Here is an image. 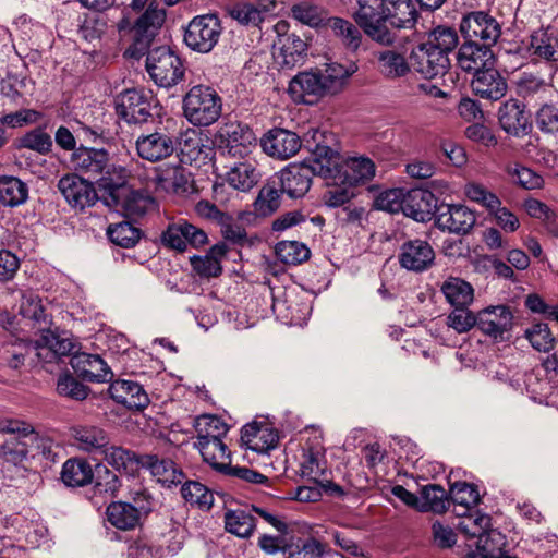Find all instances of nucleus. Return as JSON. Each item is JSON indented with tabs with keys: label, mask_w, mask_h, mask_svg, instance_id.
I'll list each match as a JSON object with an SVG mask.
<instances>
[{
	"label": "nucleus",
	"mask_w": 558,
	"mask_h": 558,
	"mask_svg": "<svg viewBox=\"0 0 558 558\" xmlns=\"http://www.w3.org/2000/svg\"><path fill=\"white\" fill-rule=\"evenodd\" d=\"M166 20V11L150 3L133 26V43L124 56L140 59L146 56L145 68L159 87L171 88L184 80L185 68L181 58L168 46L149 49L151 41Z\"/></svg>",
	"instance_id": "nucleus-1"
},
{
	"label": "nucleus",
	"mask_w": 558,
	"mask_h": 558,
	"mask_svg": "<svg viewBox=\"0 0 558 558\" xmlns=\"http://www.w3.org/2000/svg\"><path fill=\"white\" fill-rule=\"evenodd\" d=\"M418 12L413 0H357L352 19L373 41L385 47L396 44L395 29L412 28Z\"/></svg>",
	"instance_id": "nucleus-2"
},
{
	"label": "nucleus",
	"mask_w": 558,
	"mask_h": 558,
	"mask_svg": "<svg viewBox=\"0 0 558 558\" xmlns=\"http://www.w3.org/2000/svg\"><path fill=\"white\" fill-rule=\"evenodd\" d=\"M330 153L327 145L316 144L312 150L311 157L300 165L291 163L283 168L274 178L282 194L292 199L302 198L310 191L314 175L325 179L330 175L329 166L326 160V154Z\"/></svg>",
	"instance_id": "nucleus-3"
},
{
	"label": "nucleus",
	"mask_w": 558,
	"mask_h": 558,
	"mask_svg": "<svg viewBox=\"0 0 558 558\" xmlns=\"http://www.w3.org/2000/svg\"><path fill=\"white\" fill-rule=\"evenodd\" d=\"M222 110V100L208 85H195L183 97V114L193 125L207 126L216 122Z\"/></svg>",
	"instance_id": "nucleus-4"
},
{
	"label": "nucleus",
	"mask_w": 558,
	"mask_h": 558,
	"mask_svg": "<svg viewBox=\"0 0 558 558\" xmlns=\"http://www.w3.org/2000/svg\"><path fill=\"white\" fill-rule=\"evenodd\" d=\"M325 165L330 168V175L327 179L335 180L336 183L355 186L365 183L375 177V163L368 157H351L340 162L339 154L330 147V153L326 154Z\"/></svg>",
	"instance_id": "nucleus-5"
},
{
	"label": "nucleus",
	"mask_w": 558,
	"mask_h": 558,
	"mask_svg": "<svg viewBox=\"0 0 558 558\" xmlns=\"http://www.w3.org/2000/svg\"><path fill=\"white\" fill-rule=\"evenodd\" d=\"M117 116L129 124L141 125L151 118L153 96L143 88L121 92L114 99Z\"/></svg>",
	"instance_id": "nucleus-6"
},
{
	"label": "nucleus",
	"mask_w": 558,
	"mask_h": 558,
	"mask_svg": "<svg viewBox=\"0 0 558 558\" xmlns=\"http://www.w3.org/2000/svg\"><path fill=\"white\" fill-rule=\"evenodd\" d=\"M290 25L287 21L280 20L274 25L277 35L274 47L278 48V59L282 68L293 69L302 65L307 57L308 45L295 33H289Z\"/></svg>",
	"instance_id": "nucleus-7"
},
{
	"label": "nucleus",
	"mask_w": 558,
	"mask_h": 558,
	"mask_svg": "<svg viewBox=\"0 0 558 558\" xmlns=\"http://www.w3.org/2000/svg\"><path fill=\"white\" fill-rule=\"evenodd\" d=\"M221 26L214 14L194 17L184 32V43L194 51L207 53L219 40Z\"/></svg>",
	"instance_id": "nucleus-8"
},
{
	"label": "nucleus",
	"mask_w": 558,
	"mask_h": 558,
	"mask_svg": "<svg viewBox=\"0 0 558 558\" xmlns=\"http://www.w3.org/2000/svg\"><path fill=\"white\" fill-rule=\"evenodd\" d=\"M218 143L223 155L244 158L256 145V136L246 124L230 122L218 131Z\"/></svg>",
	"instance_id": "nucleus-9"
},
{
	"label": "nucleus",
	"mask_w": 558,
	"mask_h": 558,
	"mask_svg": "<svg viewBox=\"0 0 558 558\" xmlns=\"http://www.w3.org/2000/svg\"><path fill=\"white\" fill-rule=\"evenodd\" d=\"M460 31L465 40L487 44L490 47L501 35L500 24L484 11H473L464 15L460 23Z\"/></svg>",
	"instance_id": "nucleus-10"
},
{
	"label": "nucleus",
	"mask_w": 558,
	"mask_h": 558,
	"mask_svg": "<svg viewBox=\"0 0 558 558\" xmlns=\"http://www.w3.org/2000/svg\"><path fill=\"white\" fill-rule=\"evenodd\" d=\"M512 327L513 314L507 305H492L477 312L476 328L496 341L505 340Z\"/></svg>",
	"instance_id": "nucleus-11"
},
{
	"label": "nucleus",
	"mask_w": 558,
	"mask_h": 558,
	"mask_svg": "<svg viewBox=\"0 0 558 558\" xmlns=\"http://www.w3.org/2000/svg\"><path fill=\"white\" fill-rule=\"evenodd\" d=\"M436 254L429 242L421 239L408 240L401 244L398 260L408 271L421 274L435 264Z\"/></svg>",
	"instance_id": "nucleus-12"
},
{
	"label": "nucleus",
	"mask_w": 558,
	"mask_h": 558,
	"mask_svg": "<svg viewBox=\"0 0 558 558\" xmlns=\"http://www.w3.org/2000/svg\"><path fill=\"white\" fill-rule=\"evenodd\" d=\"M410 63L414 71L425 78L444 75L450 66L449 57L435 50L430 44H420L410 53Z\"/></svg>",
	"instance_id": "nucleus-13"
},
{
	"label": "nucleus",
	"mask_w": 558,
	"mask_h": 558,
	"mask_svg": "<svg viewBox=\"0 0 558 558\" xmlns=\"http://www.w3.org/2000/svg\"><path fill=\"white\" fill-rule=\"evenodd\" d=\"M58 189L73 208L80 210L95 205L98 195L94 184L78 174H66L59 180Z\"/></svg>",
	"instance_id": "nucleus-14"
},
{
	"label": "nucleus",
	"mask_w": 558,
	"mask_h": 558,
	"mask_svg": "<svg viewBox=\"0 0 558 558\" xmlns=\"http://www.w3.org/2000/svg\"><path fill=\"white\" fill-rule=\"evenodd\" d=\"M265 154L278 160H287L295 156L302 147L300 136L282 128H274L266 132L260 140Z\"/></svg>",
	"instance_id": "nucleus-15"
},
{
	"label": "nucleus",
	"mask_w": 558,
	"mask_h": 558,
	"mask_svg": "<svg viewBox=\"0 0 558 558\" xmlns=\"http://www.w3.org/2000/svg\"><path fill=\"white\" fill-rule=\"evenodd\" d=\"M436 226L451 233L466 234L476 222L475 214L464 205L439 204Z\"/></svg>",
	"instance_id": "nucleus-16"
},
{
	"label": "nucleus",
	"mask_w": 558,
	"mask_h": 558,
	"mask_svg": "<svg viewBox=\"0 0 558 558\" xmlns=\"http://www.w3.org/2000/svg\"><path fill=\"white\" fill-rule=\"evenodd\" d=\"M110 159L109 153L104 148H89L81 146L76 148L70 158L72 169L81 177L96 180Z\"/></svg>",
	"instance_id": "nucleus-17"
},
{
	"label": "nucleus",
	"mask_w": 558,
	"mask_h": 558,
	"mask_svg": "<svg viewBox=\"0 0 558 558\" xmlns=\"http://www.w3.org/2000/svg\"><path fill=\"white\" fill-rule=\"evenodd\" d=\"M439 205L434 194L423 189L405 191L402 213L415 221L426 222L436 218Z\"/></svg>",
	"instance_id": "nucleus-18"
},
{
	"label": "nucleus",
	"mask_w": 558,
	"mask_h": 558,
	"mask_svg": "<svg viewBox=\"0 0 558 558\" xmlns=\"http://www.w3.org/2000/svg\"><path fill=\"white\" fill-rule=\"evenodd\" d=\"M137 155L149 162H158L174 153V138L165 132L142 134L135 142Z\"/></svg>",
	"instance_id": "nucleus-19"
},
{
	"label": "nucleus",
	"mask_w": 558,
	"mask_h": 558,
	"mask_svg": "<svg viewBox=\"0 0 558 558\" xmlns=\"http://www.w3.org/2000/svg\"><path fill=\"white\" fill-rule=\"evenodd\" d=\"M70 364L75 374L87 381L105 383L110 380L113 376L110 367L98 354L86 352L74 353Z\"/></svg>",
	"instance_id": "nucleus-20"
},
{
	"label": "nucleus",
	"mask_w": 558,
	"mask_h": 558,
	"mask_svg": "<svg viewBox=\"0 0 558 558\" xmlns=\"http://www.w3.org/2000/svg\"><path fill=\"white\" fill-rule=\"evenodd\" d=\"M501 129L513 136H523L531 130L530 114L518 99L505 101L498 111Z\"/></svg>",
	"instance_id": "nucleus-21"
},
{
	"label": "nucleus",
	"mask_w": 558,
	"mask_h": 558,
	"mask_svg": "<svg viewBox=\"0 0 558 558\" xmlns=\"http://www.w3.org/2000/svg\"><path fill=\"white\" fill-rule=\"evenodd\" d=\"M471 87L474 94L481 98L496 101L506 95L508 85L499 71L493 65H488L474 74Z\"/></svg>",
	"instance_id": "nucleus-22"
},
{
	"label": "nucleus",
	"mask_w": 558,
	"mask_h": 558,
	"mask_svg": "<svg viewBox=\"0 0 558 558\" xmlns=\"http://www.w3.org/2000/svg\"><path fill=\"white\" fill-rule=\"evenodd\" d=\"M457 61L463 71L475 74L494 64V53L487 44L465 40L459 48Z\"/></svg>",
	"instance_id": "nucleus-23"
},
{
	"label": "nucleus",
	"mask_w": 558,
	"mask_h": 558,
	"mask_svg": "<svg viewBox=\"0 0 558 558\" xmlns=\"http://www.w3.org/2000/svg\"><path fill=\"white\" fill-rule=\"evenodd\" d=\"M110 397L131 410H142L149 404V398L143 386L133 380L118 379L109 386Z\"/></svg>",
	"instance_id": "nucleus-24"
},
{
	"label": "nucleus",
	"mask_w": 558,
	"mask_h": 558,
	"mask_svg": "<svg viewBox=\"0 0 558 558\" xmlns=\"http://www.w3.org/2000/svg\"><path fill=\"white\" fill-rule=\"evenodd\" d=\"M142 470H147L163 486L171 487L183 483L185 474L169 458L157 454H143Z\"/></svg>",
	"instance_id": "nucleus-25"
},
{
	"label": "nucleus",
	"mask_w": 558,
	"mask_h": 558,
	"mask_svg": "<svg viewBox=\"0 0 558 558\" xmlns=\"http://www.w3.org/2000/svg\"><path fill=\"white\" fill-rule=\"evenodd\" d=\"M130 171L126 167L110 161L95 180L100 191L107 194L114 206L120 204V192L126 187Z\"/></svg>",
	"instance_id": "nucleus-26"
},
{
	"label": "nucleus",
	"mask_w": 558,
	"mask_h": 558,
	"mask_svg": "<svg viewBox=\"0 0 558 558\" xmlns=\"http://www.w3.org/2000/svg\"><path fill=\"white\" fill-rule=\"evenodd\" d=\"M318 70L301 72L289 83V93L291 97L304 104H311L307 97L320 98L325 96V90L320 82Z\"/></svg>",
	"instance_id": "nucleus-27"
},
{
	"label": "nucleus",
	"mask_w": 558,
	"mask_h": 558,
	"mask_svg": "<svg viewBox=\"0 0 558 558\" xmlns=\"http://www.w3.org/2000/svg\"><path fill=\"white\" fill-rule=\"evenodd\" d=\"M328 28H330L333 37L349 52L355 53L363 43V29L354 21L351 22L340 16H330L328 19Z\"/></svg>",
	"instance_id": "nucleus-28"
},
{
	"label": "nucleus",
	"mask_w": 558,
	"mask_h": 558,
	"mask_svg": "<svg viewBox=\"0 0 558 558\" xmlns=\"http://www.w3.org/2000/svg\"><path fill=\"white\" fill-rule=\"evenodd\" d=\"M157 189L167 193L184 194L190 190V173L180 163L156 168Z\"/></svg>",
	"instance_id": "nucleus-29"
},
{
	"label": "nucleus",
	"mask_w": 558,
	"mask_h": 558,
	"mask_svg": "<svg viewBox=\"0 0 558 558\" xmlns=\"http://www.w3.org/2000/svg\"><path fill=\"white\" fill-rule=\"evenodd\" d=\"M357 69L354 62H350L348 65L333 62L326 64L324 70H318L325 95L339 94Z\"/></svg>",
	"instance_id": "nucleus-30"
},
{
	"label": "nucleus",
	"mask_w": 558,
	"mask_h": 558,
	"mask_svg": "<svg viewBox=\"0 0 558 558\" xmlns=\"http://www.w3.org/2000/svg\"><path fill=\"white\" fill-rule=\"evenodd\" d=\"M229 250L228 243L219 242L206 255L191 257L193 270L204 278L218 277L222 271L221 260Z\"/></svg>",
	"instance_id": "nucleus-31"
},
{
	"label": "nucleus",
	"mask_w": 558,
	"mask_h": 558,
	"mask_svg": "<svg viewBox=\"0 0 558 558\" xmlns=\"http://www.w3.org/2000/svg\"><path fill=\"white\" fill-rule=\"evenodd\" d=\"M60 478L66 487H84L92 484L94 469L85 459L71 458L63 463Z\"/></svg>",
	"instance_id": "nucleus-32"
},
{
	"label": "nucleus",
	"mask_w": 558,
	"mask_h": 558,
	"mask_svg": "<svg viewBox=\"0 0 558 558\" xmlns=\"http://www.w3.org/2000/svg\"><path fill=\"white\" fill-rule=\"evenodd\" d=\"M106 462L119 472L133 475L142 470L143 454L120 447L111 446L104 450Z\"/></svg>",
	"instance_id": "nucleus-33"
},
{
	"label": "nucleus",
	"mask_w": 558,
	"mask_h": 558,
	"mask_svg": "<svg viewBox=\"0 0 558 558\" xmlns=\"http://www.w3.org/2000/svg\"><path fill=\"white\" fill-rule=\"evenodd\" d=\"M195 447L199 450L204 461L215 471L223 473L231 463V452L223 444L222 439H213L206 441H195Z\"/></svg>",
	"instance_id": "nucleus-34"
},
{
	"label": "nucleus",
	"mask_w": 558,
	"mask_h": 558,
	"mask_svg": "<svg viewBox=\"0 0 558 558\" xmlns=\"http://www.w3.org/2000/svg\"><path fill=\"white\" fill-rule=\"evenodd\" d=\"M75 446L86 452H102L107 449L109 438L105 430L96 426H78L73 428Z\"/></svg>",
	"instance_id": "nucleus-35"
},
{
	"label": "nucleus",
	"mask_w": 558,
	"mask_h": 558,
	"mask_svg": "<svg viewBox=\"0 0 558 558\" xmlns=\"http://www.w3.org/2000/svg\"><path fill=\"white\" fill-rule=\"evenodd\" d=\"M40 347L47 348L54 357L73 355L77 344L72 337L59 327L48 329L38 340Z\"/></svg>",
	"instance_id": "nucleus-36"
},
{
	"label": "nucleus",
	"mask_w": 558,
	"mask_h": 558,
	"mask_svg": "<svg viewBox=\"0 0 558 558\" xmlns=\"http://www.w3.org/2000/svg\"><path fill=\"white\" fill-rule=\"evenodd\" d=\"M380 73L390 80L404 77L411 71V63L396 50H383L376 53Z\"/></svg>",
	"instance_id": "nucleus-37"
},
{
	"label": "nucleus",
	"mask_w": 558,
	"mask_h": 558,
	"mask_svg": "<svg viewBox=\"0 0 558 558\" xmlns=\"http://www.w3.org/2000/svg\"><path fill=\"white\" fill-rule=\"evenodd\" d=\"M440 291L452 307L469 306L474 299L473 287L458 277H449L445 280Z\"/></svg>",
	"instance_id": "nucleus-38"
},
{
	"label": "nucleus",
	"mask_w": 558,
	"mask_h": 558,
	"mask_svg": "<svg viewBox=\"0 0 558 558\" xmlns=\"http://www.w3.org/2000/svg\"><path fill=\"white\" fill-rule=\"evenodd\" d=\"M28 199V186L13 175H0V204L17 207Z\"/></svg>",
	"instance_id": "nucleus-39"
},
{
	"label": "nucleus",
	"mask_w": 558,
	"mask_h": 558,
	"mask_svg": "<svg viewBox=\"0 0 558 558\" xmlns=\"http://www.w3.org/2000/svg\"><path fill=\"white\" fill-rule=\"evenodd\" d=\"M281 191L276 181L270 179L262 186L256 199L253 203L254 214L257 217H269L276 213L281 205Z\"/></svg>",
	"instance_id": "nucleus-40"
},
{
	"label": "nucleus",
	"mask_w": 558,
	"mask_h": 558,
	"mask_svg": "<svg viewBox=\"0 0 558 558\" xmlns=\"http://www.w3.org/2000/svg\"><path fill=\"white\" fill-rule=\"evenodd\" d=\"M260 173L250 161L238 162L227 172V182L235 190L248 192L259 181Z\"/></svg>",
	"instance_id": "nucleus-41"
},
{
	"label": "nucleus",
	"mask_w": 558,
	"mask_h": 558,
	"mask_svg": "<svg viewBox=\"0 0 558 558\" xmlns=\"http://www.w3.org/2000/svg\"><path fill=\"white\" fill-rule=\"evenodd\" d=\"M28 434L24 436H9L0 442V459L13 465H22L29 459L32 450L31 444L26 440Z\"/></svg>",
	"instance_id": "nucleus-42"
},
{
	"label": "nucleus",
	"mask_w": 558,
	"mask_h": 558,
	"mask_svg": "<svg viewBox=\"0 0 558 558\" xmlns=\"http://www.w3.org/2000/svg\"><path fill=\"white\" fill-rule=\"evenodd\" d=\"M291 14L293 19L312 28L328 26V12L320 5L303 1L292 5Z\"/></svg>",
	"instance_id": "nucleus-43"
},
{
	"label": "nucleus",
	"mask_w": 558,
	"mask_h": 558,
	"mask_svg": "<svg viewBox=\"0 0 558 558\" xmlns=\"http://www.w3.org/2000/svg\"><path fill=\"white\" fill-rule=\"evenodd\" d=\"M108 521L119 530H133L141 518L128 501H113L107 507Z\"/></svg>",
	"instance_id": "nucleus-44"
},
{
	"label": "nucleus",
	"mask_w": 558,
	"mask_h": 558,
	"mask_svg": "<svg viewBox=\"0 0 558 558\" xmlns=\"http://www.w3.org/2000/svg\"><path fill=\"white\" fill-rule=\"evenodd\" d=\"M256 519L244 509L227 510L225 512V529L227 532L248 538L255 531Z\"/></svg>",
	"instance_id": "nucleus-45"
},
{
	"label": "nucleus",
	"mask_w": 558,
	"mask_h": 558,
	"mask_svg": "<svg viewBox=\"0 0 558 558\" xmlns=\"http://www.w3.org/2000/svg\"><path fill=\"white\" fill-rule=\"evenodd\" d=\"M107 236L111 243L123 248L134 247L143 236V231L130 221L109 225Z\"/></svg>",
	"instance_id": "nucleus-46"
},
{
	"label": "nucleus",
	"mask_w": 558,
	"mask_h": 558,
	"mask_svg": "<svg viewBox=\"0 0 558 558\" xmlns=\"http://www.w3.org/2000/svg\"><path fill=\"white\" fill-rule=\"evenodd\" d=\"M125 216L142 217L155 206V199L144 191H130L123 198L120 197V204Z\"/></svg>",
	"instance_id": "nucleus-47"
},
{
	"label": "nucleus",
	"mask_w": 558,
	"mask_h": 558,
	"mask_svg": "<svg viewBox=\"0 0 558 558\" xmlns=\"http://www.w3.org/2000/svg\"><path fill=\"white\" fill-rule=\"evenodd\" d=\"M277 258L286 265H299L311 256L310 248L299 241H280L275 246Z\"/></svg>",
	"instance_id": "nucleus-48"
},
{
	"label": "nucleus",
	"mask_w": 558,
	"mask_h": 558,
	"mask_svg": "<svg viewBox=\"0 0 558 558\" xmlns=\"http://www.w3.org/2000/svg\"><path fill=\"white\" fill-rule=\"evenodd\" d=\"M228 13L232 20L243 26L259 27L265 19L266 9L248 2H240L230 7Z\"/></svg>",
	"instance_id": "nucleus-49"
},
{
	"label": "nucleus",
	"mask_w": 558,
	"mask_h": 558,
	"mask_svg": "<svg viewBox=\"0 0 558 558\" xmlns=\"http://www.w3.org/2000/svg\"><path fill=\"white\" fill-rule=\"evenodd\" d=\"M195 428L197 432L196 441L222 439L229 429L228 425L217 415H203L197 417Z\"/></svg>",
	"instance_id": "nucleus-50"
},
{
	"label": "nucleus",
	"mask_w": 558,
	"mask_h": 558,
	"mask_svg": "<svg viewBox=\"0 0 558 558\" xmlns=\"http://www.w3.org/2000/svg\"><path fill=\"white\" fill-rule=\"evenodd\" d=\"M423 502L420 504V511H433L442 513L448 508L447 493L440 485L428 484L421 490Z\"/></svg>",
	"instance_id": "nucleus-51"
},
{
	"label": "nucleus",
	"mask_w": 558,
	"mask_h": 558,
	"mask_svg": "<svg viewBox=\"0 0 558 558\" xmlns=\"http://www.w3.org/2000/svg\"><path fill=\"white\" fill-rule=\"evenodd\" d=\"M530 47L533 53L549 60L558 61V38L544 31L535 32L531 36Z\"/></svg>",
	"instance_id": "nucleus-52"
},
{
	"label": "nucleus",
	"mask_w": 558,
	"mask_h": 558,
	"mask_svg": "<svg viewBox=\"0 0 558 558\" xmlns=\"http://www.w3.org/2000/svg\"><path fill=\"white\" fill-rule=\"evenodd\" d=\"M181 494L186 502L199 508L209 509L214 504L213 493L198 481H185Z\"/></svg>",
	"instance_id": "nucleus-53"
},
{
	"label": "nucleus",
	"mask_w": 558,
	"mask_h": 558,
	"mask_svg": "<svg viewBox=\"0 0 558 558\" xmlns=\"http://www.w3.org/2000/svg\"><path fill=\"white\" fill-rule=\"evenodd\" d=\"M459 37L454 28L449 26H437L434 28L425 44H430L435 50H439L448 57L458 46Z\"/></svg>",
	"instance_id": "nucleus-54"
},
{
	"label": "nucleus",
	"mask_w": 558,
	"mask_h": 558,
	"mask_svg": "<svg viewBox=\"0 0 558 558\" xmlns=\"http://www.w3.org/2000/svg\"><path fill=\"white\" fill-rule=\"evenodd\" d=\"M92 483L96 493L109 496H114L121 486L119 476L101 463L96 464Z\"/></svg>",
	"instance_id": "nucleus-55"
},
{
	"label": "nucleus",
	"mask_w": 558,
	"mask_h": 558,
	"mask_svg": "<svg viewBox=\"0 0 558 558\" xmlns=\"http://www.w3.org/2000/svg\"><path fill=\"white\" fill-rule=\"evenodd\" d=\"M21 313L38 325V331L41 335L53 327L51 318L46 314L41 300L38 298H29L23 301Z\"/></svg>",
	"instance_id": "nucleus-56"
},
{
	"label": "nucleus",
	"mask_w": 558,
	"mask_h": 558,
	"mask_svg": "<svg viewBox=\"0 0 558 558\" xmlns=\"http://www.w3.org/2000/svg\"><path fill=\"white\" fill-rule=\"evenodd\" d=\"M27 83L28 80L25 76L9 72L0 82L1 94L15 105H23Z\"/></svg>",
	"instance_id": "nucleus-57"
},
{
	"label": "nucleus",
	"mask_w": 558,
	"mask_h": 558,
	"mask_svg": "<svg viewBox=\"0 0 558 558\" xmlns=\"http://www.w3.org/2000/svg\"><path fill=\"white\" fill-rule=\"evenodd\" d=\"M476 549L473 551V558H499L501 547L504 546V537L501 533L492 530L487 535L477 538Z\"/></svg>",
	"instance_id": "nucleus-58"
},
{
	"label": "nucleus",
	"mask_w": 558,
	"mask_h": 558,
	"mask_svg": "<svg viewBox=\"0 0 558 558\" xmlns=\"http://www.w3.org/2000/svg\"><path fill=\"white\" fill-rule=\"evenodd\" d=\"M57 392L75 401H83L89 393V388L69 373L61 374L57 380Z\"/></svg>",
	"instance_id": "nucleus-59"
},
{
	"label": "nucleus",
	"mask_w": 558,
	"mask_h": 558,
	"mask_svg": "<svg viewBox=\"0 0 558 558\" xmlns=\"http://www.w3.org/2000/svg\"><path fill=\"white\" fill-rule=\"evenodd\" d=\"M28 448L32 450L31 459L44 458L47 461H54L57 457L56 445L53 440L47 436L39 435L34 428L26 436Z\"/></svg>",
	"instance_id": "nucleus-60"
},
{
	"label": "nucleus",
	"mask_w": 558,
	"mask_h": 558,
	"mask_svg": "<svg viewBox=\"0 0 558 558\" xmlns=\"http://www.w3.org/2000/svg\"><path fill=\"white\" fill-rule=\"evenodd\" d=\"M531 345L539 352H548L554 348L555 339L547 324L537 323L524 333Z\"/></svg>",
	"instance_id": "nucleus-61"
},
{
	"label": "nucleus",
	"mask_w": 558,
	"mask_h": 558,
	"mask_svg": "<svg viewBox=\"0 0 558 558\" xmlns=\"http://www.w3.org/2000/svg\"><path fill=\"white\" fill-rule=\"evenodd\" d=\"M507 172L517 184L525 190L542 189L544 185V179L541 174L519 163L509 166Z\"/></svg>",
	"instance_id": "nucleus-62"
},
{
	"label": "nucleus",
	"mask_w": 558,
	"mask_h": 558,
	"mask_svg": "<svg viewBox=\"0 0 558 558\" xmlns=\"http://www.w3.org/2000/svg\"><path fill=\"white\" fill-rule=\"evenodd\" d=\"M107 29V21L101 12L94 11L84 16L78 33L88 41L99 38Z\"/></svg>",
	"instance_id": "nucleus-63"
},
{
	"label": "nucleus",
	"mask_w": 558,
	"mask_h": 558,
	"mask_svg": "<svg viewBox=\"0 0 558 558\" xmlns=\"http://www.w3.org/2000/svg\"><path fill=\"white\" fill-rule=\"evenodd\" d=\"M535 123L538 130L547 134H558V106L544 104L536 111Z\"/></svg>",
	"instance_id": "nucleus-64"
}]
</instances>
